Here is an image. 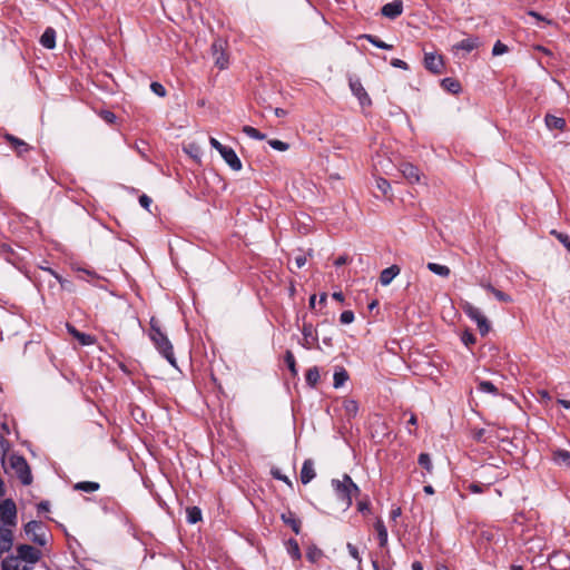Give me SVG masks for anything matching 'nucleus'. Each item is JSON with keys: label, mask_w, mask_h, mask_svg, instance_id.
Instances as JSON below:
<instances>
[{"label": "nucleus", "mask_w": 570, "mask_h": 570, "mask_svg": "<svg viewBox=\"0 0 570 570\" xmlns=\"http://www.w3.org/2000/svg\"><path fill=\"white\" fill-rule=\"evenodd\" d=\"M41 558V551L29 544H20L16 554L6 557L1 567L2 570H31Z\"/></svg>", "instance_id": "obj_1"}, {"label": "nucleus", "mask_w": 570, "mask_h": 570, "mask_svg": "<svg viewBox=\"0 0 570 570\" xmlns=\"http://www.w3.org/2000/svg\"><path fill=\"white\" fill-rule=\"evenodd\" d=\"M149 337L155 344L158 352L171 364L175 365L176 360L174 350L167 335L160 330L159 322L151 317Z\"/></svg>", "instance_id": "obj_2"}, {"label": "nucleus", "mask_w": 570, "mask_h": 570, "mask_svg": "<svg viewBox=\"0 0 570 570\" xmlns=\"http://www.w3.org/2000/svg\"><path fill=\"white\" fill-rule=\"evenodd\" d=\"M332 487L337 499L343 503L345 509H348L352 505L353 495H356L360 492L358 487L347 474H344L342 480L333 479Z\"/></svg>", "instance_id": "obj_3"}, {"label": "nucleus", "mask_w": 570, "mask_h": 570, "mask_svg": "<svg viewBox=\"0 0 570 570\" xmlns=\"http://www.w3.org/2000/svg\"><path fill=\"white\" fill-rule=\"evenodd\" d=\"M9 463L11 469L14 470V472L17 473L22 484L29 485L32 482L30 468L23 456L12 454L9 456Z\"/></svg>", "instance_id": "obj_4"}, {"label": "nucleus", "mask_w": 570, "mask_h": 570, "mask_svg": "<svg viewBox=\"0 0 570 570\" xmlns=\"http://www.w3.org/2000/svg\"><path fill=\"white\" fill-rule=\"evenodd\" d=\"M462 309L469 318L475 322L481 335H487L489 333L490 324L480 308L475 307L471 303L465 302L462 306Z\"/></svg>", "instance_id": "obj_5"}, {"label": "nucleus", "mask_w": 570, "mask_h": 570, "mask_svg": "<svg viewBox=\"0 0 570 570\" xmlns=\"http://www.w3.org/2000/svg\"><path fill=\"white\" fill-rule=\"evenodd\" d=\"M24 532L28 538L37 543L38 546H45L47 543L46 527L40 521H29L24 525Z\"/></svg>", "instance_id": "obj_6"}, {"label": "nucleus", "mask_w": 570, "mask_h": 570, "mask_svg": "<svg viewBox=\"0 0 570 570\" xmlns=\"http://www.w3.org/2000/svg\"><path fill=\"white\" fill-rule=\"evenodd\" d=\"M0 522L1 525L14 528L17 524V507L11 499L4 500L0 503Z\"/></svg>", "instance_id": "obj_7"}, {"label": "nucleus", "mask_w": 570, "mask_h": 570, "mask_svg": "<svg viewBox=\"0 0 570 570\" xmlns=\"http://www.w3.org/2000/svg\"><path fill=\"white\" fill-rule=\"evenodd\" d=\"M348 85L351 91L357 98L362 107L371 106L372 100L358 78L351 77L348 80Z\"/></svg>", "instance_id": "obj_8"}, {"label": "nucleus", "mask_w": 570, "mask_h": 570, "mask_svg": "<svg viewBox=\"0 0 570 570\" xmlns=\"http://www.w3.org/2000/svg\"><path fill=\"white\" fill-rule=\"evenodd\" d=\"M302 334L303 340L301 342V345L304 348L311 350L317 345L318 335L313 324L304 322L302 326Z\"/></svg>", "instance_id": "obj_9"}, {"label": "nucleus", "mask_w": 570, "mask_h": 570, "mask_svg": "<svg viewBox=\"0 0 570 570\" xmlns=\"http://www.w3.org/2000/svg\"><path fill=\"white\" fill-rule=\"evenodd\" d=\"M212 51L215 59V65L219 69H225L228 66V58L224 52V42L222 40H216L212 45Z\"/></svg>", "instance_id": "obj_10"}, {"label": "nucleus", "mask_w": 570, "mask_h": 570, "mask_svg": "<svg viewBox=\"0 0 570 570\" xmlns=\"http://www.w3.org/2000/svg\"><path fill=\"white\" fill-rule=\"evenodd\" d=\"M219 155L233 170L239 171L242 169V161L232 147L226 146Z\"/></svg>", "instance_id": "obj_11"}, {"label": "nucleus", "mask_w": 570, "mask_h": 570, "mask_svg": "<svg viewBox=\"0 0 570 570\" xmlns=\"http://www.w3.org/2000/svg\"><path fill=\"white\" fill-rule=\"evenodd\" d=\"M424 66L428 70L433 73H440L443 68V60L441 56H436L433 52H426L424 56Z\"/></svg>", "instance_id": "obj_12"}, {"label": "nucleus", "mask_w": 570, "mask_h": 570, "mask_svg": "<svg viewBox=\"0 0 570 570\" xmlns=\"http://www.w3.org/2000/svg\"><path fill=\"white\" fill-rule=\"evenodd\" d=\"M382 14L390 19L397 18L403 11V3L401 0H394L382 7Z\"/></svg>", "instance_id": "obj_13"}, {"label": "nucleus", "mask_w": 570, "mask_h": 570, "mask_svg": "<svg viewBox=\"0 0 570 570\" xmlns=\"http://www.w3.org/2000/svg\"><path fill=\"white\" fill-rule=\"evenodd\" d=\"M3 138L12 146L19 156L28 153L31 149V147L26 141L11 134H4Z\"/></svg>", "instance_id": "obj_14"}, {"label": "nucleus", "mask_w": 570, "mask_h": 570, "mask_svg": "<svg viewBox=\"0 0 570 570\" xmlns=\"http://www.w3.org/2000/svg\"><path fill=\"white\" fill-rule=\"evenodd\" d=\"M67 331L70 335H72L82 346L92 345L95 343L94 336L79 332L75 326L67 323Z\"/></svg>", "instance_id": "obj_15"}, {"label": "nucleus", "mask_w": 570, "mask_h": 570, "mask_svg": "<svg viewBox=\"0 0 570 570\" xmlns=\"http://www.w3.org/2000/svg\"><path fill=\"white\" fill-rule=\"evenodd\" d=\"M314 462L311 459L304 461L301 470V481L303 484L309 483L315 478Z\"/></svg>", "instance_id": "obj_16"}, {"label": "nucleus", "mask_w": 570, "mask_h": 570, "mask_svg": "<svg viewBox=\"0 0 570 570\" xmlns=\"http://www.w3.org/2000/svg\"><path fill=\"white\" fill-rule=\"evenodd\" d=\"M400 274V267L397 265H392L385 269H383L380 274V283L383 286H387L392 283V281Z\"/></svg>", "instance_id": "obj_17"}, {"label": "nucleus", "mask_w": 570, "mask_h": 570, "mask_svg": "<svg viewBox=\"0 0 570 570\" xmlns=\"http://www.w3.org/2000/svg\"><path fill=\"white\" fill-rule=\"evenodd\" d=\"M401 171L404 178H406L410 183H417L420 180L419 168L410 163L402 164Z\"/></svg>", "instance_id": "obj_18"}, {"label": "nucleus", "mask_w": 570, "mask_h": 570, "mask_svg": "<svg viewBox=\"0 0 570 570\" xmlns=\"http://www.w3.org/2000/svg\"><path fill=\"white\" fill-rule=\"evenodd\" d=\"M374 529L377 533L380 547L383 549L386 548L387 541H389V534H387V529H386L383 520L377 519L376 522L374 523Z\"/></svg>", "instance_id": "obj_19"}, {"label": "nucleus", "mask_w": 570, "mask_h": 570, "mask_svg": "<svg viewBox=\"0 0 570 570\" xmlns=\"http://www.w3.org/2000/svg\"><path fill=\"white\" fill-rule=\"evenodd\" d=\"M40 43L46 49H53L56 47V30L48 27L40 37Z\"/></svg>", "instance_id": "obj_20"}, {"label": "nucleus", "mask_w": 570, "mask_h": 570, "mask_svg": "<svg viewBox=\"0 0 570 570\" xmlns=\"http://www.w3.org/2000/svg\"><path fill=\"white\" fill-rule=\"evenodd\" d=\"M281 519L286 525L291 527L296 534L301 532V521L292 511L282 513Z\"/></svg>", "instance_id": "obj_21"}, {"label": "nucleus", "mask_w": 570, "mask_h": 570, "mask_svg": "<svg viewBox=\"0 0 570 570\" xmlns=\"http://www.w3.org/2000/svg\"><path fill=\"white\" fill-rule=\"evenodd\" d=\"M478 47H479V38L469 37V38L461 40L456 45H454L453 49L471 52L472 50H474Z\"/></svg>", "instance_id": "obj_22"}, {"label": "nucleus", "mask_w": 570, "mask_h": 570, "mask_svg": "<svg viewBox=\"0 0 570 570\" xmlns=\"http://www.w3.org/2000/svg\"><path fill=\"white\" fill-rule=\"evenodd\" d=\"M552 460L558 465L570 466V452L567 450L558 449L552 453Z\"/></svg>", "instance_id": "obj_23"}, {"label": "nucleus", "mask_w": 570, "mask_h": 570, "mask_svg": "<svg viewBox=\"0 0 570 570\" xmlns=\"http://www.w3.org/2000/svg\"><path fill=\"white\" fill-rule=\"evenodd\" d=\"M544 121L549 129L563 130L566 127V120L553 115H547Z\"/></svg>", "instance_id": "obj_24"}, {"label": "nucleus", "mask_w": 570, "mask_h": 570, "mask_svg": "<svg viewBox=\"0 0 570 570\" xmlns=\"http://www.w3.org/2000/svg\"><path fill=\"white\" fill-rule=\"evenodd\" d=\"M426 267L430 272L441 277H449L451 273L448 266L438 263H428Z\"/></svg>", "instance_id": "obj_25"}, {"label": "nucleus", "mask_w": 570, "mask_h": 570, "mask_svg": "<svg viewBox=\"0 0 570 570\" xmlns=\"http://www.w3.org/2000/svg\"><path fill=\"white\" fill-rule=\"evenodd\" d=\"M488 292L492 293L494 295V297L500 301V302H504V303H510L512 302V298L510 295L503 293L502 291L500 289H497L495 287H493L491 284H483L482 285Z\"/></svg>", "instance_id": "obj_26"}, {"label": "nucleus", "mask_w": 570, "mask_h": 570, "mask_svg": "<svg viewBox=\"0 0 570 570\" xmlns=\"http://www.w3.org/2000/svg\"><path fill=\"white\" fill-rule=\"evenodd\" d=\"M187 522L195 524L202 520V510L198 507H189L186 509Z\"/></svg>", "instance_id": "obj_27"}, {"label": "nucleus", "mask_w": 570, "mask_h": 570, "mask_svg": "<svg viewBox=\"0 0 570 570\" xmlns=\"http://www.w3.org/2000/svg\"><path fill=\"white\" fill-rule=\"evenodd\" d=\"M75 489L87 493H91L99 489V483L92 481H82L76 483Z\"/></svg>", "instance_id": "obj_28"}, {"label": "nucleus", "mask_w": 570, "mask_h": 570, "mask_svg": "<svg viewBox=\"0 0 570 570\" xmlns=\"http://www.w3.org/2000/svg\"><path fill=\"white\" fill-rule=\"evenodd\" d=\"M361 38L363 39H366L368 42H371L373 46L380 48V49H384V50H391L393 49V46L392 45H389L384 41H382L381 39H379L377 37L375 36H372V35H363L361 36Z\"/></svg>", "instance_id": "obj_29"}, {"label": "nucleus", "mask_w": 570, "mask_h": 570, "mask_svg": "<svg viewBox=\"0 0 570 570\" xmlns=\"http://www.w3.org/2000/svg\"><path fill=\"white\" fill-rule=\"evenodd\" d=\"M441 85L445 90L452 94H458L461 89L459 81L453 78H444Z\"/></svg>", "instance_id": "obj_30"}, {"label": "nucleus", "mask_w": 570, "mask_h": 570, "mask_svg": "<svg viewBox=\"0 0 570 570\" xmlns=\"http://www.w3.org/2000/svg\"><path fill=\"white\" fill-rule=\"evenodd\" d=\"M45 271L48 272L50 275H52L59 282V284L61 285V288L67 289V291H72L73 284L70 281L63 278L61 275H59L52 268H45Z\"/></svg>", "instance_id": "obj_31"}, {"label": "nucleus", "mask_w": 570, "mask_h": 570, "mask_svg": "<svg viewBox=\"0 0 570 570\" xmlns=\"http://www.w3.org/2000/svg\"><path fill=\"white\" fill-rule=\"evenodd\" d=\"M334 387L338 389L345 384V382L348 380L347 372L341 367L340 370L335 371L334 373Z\"/></svg>", "instance_id": "obj_32"}, {"label": "nucleus", "mask_w": 570, "mask_h": 570, "mask_svg": "<svg viewBox=\"0 0 570 570\" xmlns=\"http://www.w3.org/2000/svg\"><path fill=\"white\" fill-rule=\"evenodd\" d=\"M478 390L483 393H490L493 395L499 394L497 386L490 381H480L478 384Z\"/></svg>", "instance_id": "obj_33"}, {"label": "nucleus", "mask_w": 570, "mask_h": 570, "mask_svg": "<svg viewBox=\"0 0 570 570\" xmlns=\"http://www.w3.org/2000/svg\"><path fill=\"white\" fill-rule=\"evenodd\" d=\"M305 379L308 385L315 386L320 381L318 368L316 366L308 368Z\"/></svg>", "instance_id": "obj_34"}, {"label": "nucleus", "mask_w": 570, "mask_h": 570, "mask_svg": "<svg viewBox=\"0 0 570 570\" xmlns=\"http://www.w3.org/2000/svg\"><path fill=\"white\" fill-rule=\"evenodd\" d=\"M243 132L253 138V139H256V140H264L266 138V135L265 134H262L259 130H257L256 128L252 127V126H244L243 127Z\"/></svg>", "instance_id": "obj_35"}, {"label": "nucleus", "mask_w": 570, "mask_h": 570, "mask_svg": "<svg viewBox=\"0 0 570 570\" xmlns=\"http://www.w3.org/2000/svg\"><path fill=\"white\" fill-rule=\"evenodd\" d=\"M343 407L348 416H355L358 412V404L354 400H345Z\"/></svg>", "instance_id": "obj_36"}, {"label": "nucleus", "mask_w": 570, "mask_h": 570, "mask_svg": "<svg viewBox=\"0 0 570 570\" xmlns=\"http://www.w3.org/2000/svg\"><path fill=\"white\" fill-rule=\"evenodd\" d=\"M550 234L553 235L567 248L568 253H570V236L569 235L560 233L556 229H552L550 232Z\"/></svg>", "instance_id": "obj_37"}, {"label": "nucleus", "mask_w": 570, "mask_h": 570, "mask_svg": "<svg viewBox=\"0 0 570 570\" xmlns=\"http://www.w3.org/2000/svg\"><path fill=\"white\" fill-rule=\"evenodd\" d=\"M287 550L288 553L292 556L293 559H299L301 558V550L298 547V543L294 539H289L287 542Z\"/></svg>", "instance_id": "obj_38"}, {"label": "nucleus", "mask_w": 570, "mask_h": 570, "mask_svg": "<svg viewBox=\"0 0 570 570\" xmlns=\"http://www.w3.org/2000/svg\"><path fill=\"white\" fill-rule=\"evenodd\" d=\"M285 363L287 364V367L291 371V373L293 375H296V373H297L296 362H295L294 354L291 351H286V353H285Z\"/></svg>", "instance_id": "obj_39"}, {"label": "nucleus", "mask_w": 570, "mask_h": 570, "mask_svg": "<svg viewBox=\"0 0 570 570\" xmlns=\"http://www.w3.org/2000/svg\"><path fill=\"white\" fill-rule=\"evenodd\" d=\"M10 449V443L3 436H0V459L2 463H6V455Z\"/></svg>", "instance_id": "obj_40"}, {"label": "nucleus", "mask_w": 570, "mask_h": 570, "mask_svg": "<svg viewBox=\"0 0 570 570\" xmlns=\"http://www.w3.org/2000/svg\"><path fill=\"white\" fill-rule=\"evenodd\" d=\"M419 464L421 466H423L429 472L432 470L431 458H430V455L428 453H421L419 455Z\"/></svg>", "instance_id": "obj_41"}, {"label": "nucleus", "mask_w": 570, "mask_h": 570, "mask_svg": "<svg viewBox=\"0 0 570 570\" xmlns=\"http://www.w3.org/2000/svg\"><path fill=\"white\" fill-rule=\"evenodd\" d=\"M376 187H377V189H380L383 193V195H387V193L391 190L390 183L385 178H382V177H379L376 179Z\"/></svg>", "instance_id": "obj_42"}, {"label": "nucleus", "mask_w": 570, "mask_h": 570, "mask_svg": "<svg viewBox=\"0 0 570 570\" xmlns=\"http://www.w3.org/2000/svg\"><path fill=\"white\" fill-rule=\"evenodd\" d=\"M268 145L275 149V150H279V151H285L288 149V144L282 141V140H278V139H272L268 141Z\"/></svg>", "instance_id": "obj_43"}, {"label": "nucleus", "mask_w": 570, "mask_h": 570, "mask_svg": "<svg viewBox=\"0 0 570 570\" xmlns=\"http://www.w3.org/2000/svg\"><path fill=\"white\" fill-rule=\"evenodd\" d=\"M150 89L158 97H165L167 94L165 87L161 83L156 82V81L150 83Z\"/></svg>", "instance_id": "obj_44"}, {"label": "nucleus", "mask_w": 570, "mask_h": 570, "mask_svg": "<svg viewBox=\"0 0 570 570\" xmlns=\"http://www.w3.org/2000/svg\"><path fill=\"white\" fill-rule=\"evenodd\" d=\"M508 51V47L502 43L501 41H497L493 46V49H492V55L493 56H500V55H503Z\"/></svg>", "instance_id": "obj_45"}, {"label": "nucleus", "mask_w": 570, "mask_h": 570, "mask_svg": "<svg viewBox=\"0 0 570 570\" xmlns=\"http://www.w3.org/2000/svg\"><path fill=\"white\" fill-rule=\"evenodd\" d=\"M354 321V313L352 311H344L341 313L340 322L342 324H351Z\"/></svg>", "instance_id": "obj_46"}, {"label": "nucleus", "mask_w": 570, "mask_h": 570, "mask_svg": "<svg viewBox=\"0 0 570 570\" xmlns=\"http://www.w3.org/2000/svg\"><path fill=\"white\" fill-rule=\"evenodd\" d=\"M490 485V483L488 484H482V483H479V482H474V483H471L469 485V490L472 492V493H482L485 489H488Z\"/></svg>", "instance_id": "obj_47"}, {"label": "nucleus", "mask_w": 570, "mask_h": 570, "mask_svg": "<svg viewBox=\"0 0 570 570\" xmlns=\"http://www.w3.org/2000/svg\"><path fill=\"white\" fill-rule=\"evenodd\" d=\"M322 556V551L317 548H309L306 557L309 561L315 562Z\"/></svg>", "instance_id": "obj_48"}, {"label": "nucleus", "mask_w": 570, "mask_h": 570, "mask_svg": "<svg viewBox=\"0 0 570 570\" xmlns=\"http://www.w3.org/2000/svg\"><path fill=\"white\" fill-rule=\"evenodd\" d=\"M346 548H347L350 556L360 563L362 561V559H361L357 548L352 543H347Z\"/></svg>", "instance_id": "obj_49"}, {"label": "nucleus", "mask_w": 570, "mask_h": 570, "mask_svg": "<svg viewBox=\"0 0 570 570\" xmlns=\"http://www.w3.org/2000/svg\"><path fill=\"white\" fill-rule=\"evenodd\" d=\"M100 116L108 124H114L116 121V118H117L116 115L112 111H109V110H104L100 114Z\"/></svg>", "instance_id": "obj_50"}, {"label": "nucleus", "mask_w": 570, "mask_h": 570, "mask_svg": "<svg viewBox=\"0 0 570 570\" xmlns=\"http://www.w3.org/2000/svg\"><path fill=\"white\" fill-rule=\"evenodd\" d=\"M185 151L193 156L194 158L198 157L199 147L196 144H189L187 147H185Z\"/></svg>", "instance_id": "obj_51"}, {"label": "nucleus", "mask_w": 570, "mask_h": 570, "mask_svg": "<svg viewBox=\"0 0 570 570\" xmlns=\"http://www.w3.org/2000/svg\"><path fill=\"white\" fill-rule=\"evenodd\" d=\"M294 262L297 268H302L303 266H305L307 257L305 254H298L295 256Z\"/></svg>", "instance_id": "obj_52"}, {"label": "nucleus", "mask_w": 570, "mask_h": 570, "mask_svg": "<svg viewBox=\"0 0 570 570\" xmlns=\"http://www.w3.org/2000/svg\"><path fill=\"white\" fill-rule=\"evenodd\" d=\"M151 203H153L151 198L148 197L147 195H141L139 197L140 206L144 207L147 210H149V207H150Z\"/></svg>", "instance_id": "obj_53"}, {"label": "nucleus", "mask_w": 570, "mask_h": 570, "mask_svg": "<svg viewBox=\"0 0 570 570\" xmlns=\"http://www.w3.org/2000/svg\"><path fill=\"white\" fill-rule=\"evenodd\" d=\"M209 144L210 146L216 149L218 153H220V150H223L226 146L220 144L216 138L214 137H210L209 138Z\"/></svg>", "instance_id": "obj_54"}, {"label": "nucleus", "mask_w": 570, "mask_h": 570, "mask_svg": "<svg viewBox=\"0 0 570 570\" xmlns=\"http://www.w3.org/2000/svg\"><path fill=\"white\" fill-rule=\"evenodd\" d=\"M391 65L395 68H400V69H404V70H406L409 68V66L405 61L397 59V58L393 59L391 61Z\"/></svg>", "instance_id": "obj_55"}, {"label": "nucleus", "mask_w": 570, "mask_h": 570, "mask_svg": "<svg viewBox=\"0 0 570 570\" xmlns=\"http://www.w3.org/2000/svg\"><path fill=\"white\" fill-rule=\"evenodd\" d=\"M528 14H529V16H531V17H533V18H535V19H537V20H539V21H543V22H546V23H548V24H551V20H549V19L544 18L543 16H541L540 13H538L537 11L530 10V11H528Z\"/></svg>", "instance_id": "obj_56"}, {"label": "nucleus", "mask_w": 570, "mask_h": 570, "mask_svg": "<svg viewBox=\"0 0 570 570\" xmlns=\"http://www.w3.org/2000/svg\"><path fill=\"white\" fill-rule=\"evenodd\" d=\"M462 342H463L466 346H469L470 344H473V343L475 342V338H474L473 334H471V333H464V334L462 335Z\"/></svg>", "instance_id": "obj_57"}, {"label": "nucleus", "mask_w": 570, "mask_h": 570, "mask_svg": "<svg viewBox=\"0 0 570 570\" xmlns=\"http://www.w3.org/2000/svg\"><path fill=\"white\" fill-rule=\"evenodd\" d=\"M272 475H273L275 479H277V480H282V481H284V482H286V483L291 484V482H289L288 478H287L286 475H284V474H282L279 470H272Z\"/></svg>", "instance_id": "obj_58"}, {"label": "nucleus", "mask_w": 570, "mask_h": 570, "mask_svg": "<svg viewBox=\"0 0 570 570\" xmlns=\"http://www.w3.org/2000/svg\"><path fill=\"white\" fill-rule=\"evenodd\" d=\"M539 395H540V401L543 403H548L549 401H551V395L546 390L539 391Z\"/></svg>", "instance_id": "obj_59"}, {"label": "nucleus", "mask_w": 570, "mask_h": 570, "mask_svg": "<svg viewBox=\"0 0 570 570\" xmlns=\"http://www.w3.org/2000/svg\"><path fill=\"white\" fill-rule=\"evenodd\" d=\"M348 262V257L345 256V255H342V256H338L335 262H334V265L340 267V266H343L345 265L346 263Z\"/></svg>", "instance_id": "obj_60"}, {"label": "nucleus", "mask_w": 570, "mask_h": 570, "mask_svg": "<svg viewBox=\"0 0 570 570\" xmlns=\"http://www.w3.org/2000/svg\"><path fill=\"white\" fill-rule=\"evenodd\" d=\"M401 513H402L401 508L392 509L391 519L396 520L401 515Z\"/></svg>", "instance_id": "obj_61"}, {"label": "nucleus", "mask_w": 570, "mask_h": 570, "mask_svg": "<svg viewBox=\"0 0 570 570\" xmlns=\"http://www.w3.org/2000/svg\"><path fill=\"white\" fill-rule=\"evenodd\" d=\"M38 509L41 511H48L49 510V502L42 501L38 504Z\"/></svg>", "instance_id": "obj_62"}, {"label": "nucleus", "mask_w": 570, "mask_h": 570, "mask_svg": "<svg viewBox=\"0 0 570 570\" xmlns=\"http://www.w3.org/2000/svg\"><path fill=\"white\" fill-rule=\"evenodd\" d=\"M558 403H559L560 405H562L564 409L570 410V401H568V400H563V399H559V400H558Z\"/></svg>", "instance_id": "obj_63"}, {"label": "nucleus", "mask_w": 570, "mask_h": 570, "mask_svg": "<svg viewBox=\"0 0 570 570\" xmlns=\"http://www.w3.org/2000/svg\"><path fill=\"white\" fill-rule=\"evenodd\" d=\"M412 570H423V566L421 562L415 561L412 563Z\"/></svg>", "instance_id": "obj_64"}]
</instances>
